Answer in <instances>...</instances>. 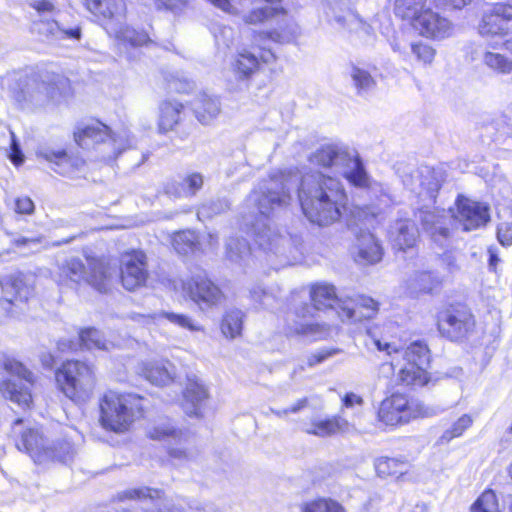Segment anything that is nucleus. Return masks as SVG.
<instances>
[{
	"label": "nucleus",
	"instance_id": "nucleus-1",
	"mask_svg": "<svg viewBox=\"0 0 512 512\" xmlns=\"http://www.w3.org/2000/svg\"><path fill=\"white\" fill-rule=\"evenodd\" d=\"M299 182L297 172H280L262 179L246 198V205L251 209L252 234L255 243L268 257L274 269L292 265L299 259L302 239L272 229L267 223L268 217L275 211L286 207L291 200V192L295 191Z\"/></svg>",
	"mask_w": 512,
	"mask_h": 512
},
{
	"label": "nucleus",
	"instance_id": "nucleus-2",
	"mask_svg": "<svg viewBox=\"0 0 512 512\" xmlns=\"http://www.w3.org/2000/svg\"><path fill=\"white\" fill-rule=\"evenodd\" d=\"M331 308L337 311L342 321H360L373 318L378 311V303L371 297L357 295L347 302H342L335 293V288L329 284L314 285L309 293L305 291L292 293L290 298V309L300 321L289 327L290 333L307 335L314 332L315 312Z\"/></svg>",
	"mask_w": 512,
	"mask_h": 512
},
{
	"label": "nucleus",
	"instance_id": "nucleus-3",
	"mask_svg": "<svg viewBox=\"0 0 512 512\" xmlns=\"http://www.w3.org/2000/svg\"><path fill=\"white\" fill-rule=\"evenodd\" d=\"M306 218L320 227L340 220L347 196L339 179L313 171L299 176L295 188Z\"/></svg>",
	"mask_w": 512,
	"mask_h": 512
},
{
	"label": "nucleus",
	"instance_id": "nucleus-4",
	"mask_svg": "<svg viewBox=\"0 0 512 512\" xmlns=\"http://www.w3.org/2000/svg\"><path fill=\"white\" fill-rule=\"evenodd\" d=\"M456 205L457 213L454 215H451L450 211L445 210L420 211V221L423 229L435 243L441 246L450 237L452 218L457 220L465 231L480 228L490 220L489 207L484 203L459 196Z\"/></svg>",
	"mask_w": 512,
	"mask_h": 512
},
{
	"label": "nucleus",
	"instance_id": "nucleus-5",
	"mask_svg": "<svg viewBox=\"0 0 512 512\" xmlns=\"http://www.w3.org/2000/svg\"><path fill=\"white\" fill-rule=\"evenodd\" d=\"M70 92V81L63 75L46 73L38 76H25L19 79L14 88L13 98L21 108L42 107L49 102L56 104Z\"/></svg>",
	"mask_w": 512,
	"mask_h": 512
},
{
	"label": "nucleus",
	"instance_id": "nucleus-6",
	"mask_svg": "<svg viewBox=\"0 0 512 512\" xmlns=\"http://www.w3.org/2000/svg\"><path fill=\"white\" fill-rule=\"evenodd\" d=\"M309 161L323 168H334L353 186H363L367 182V172L359 154L345 145H322L310 155Z\"/></svg>",
	"mask_w": 512,
	"mask_h": 512
},
{
	"label": "nucleus",
	"instance_id": "nucleus-7",
	"mask_svg": "<svg viewBox=\"0 0 512 512\" xmlns=\"http://www.w3.org/2000/svg\"><path fill=\"white\" fill-rule=\"evenodd\" d=\"M141 398L135 394H120L108 391L100 402L102 426L114 432L128 430L135 418L141 416Z\"/></svg>",
	"mask_w": 512,
	"mask_h": 512
},
{
	"label": "nucleus",
	"instance_id": "nucleus-8",
	"mask_svg": "<svg viewBox=\"0 0 512 512\" xmlns=\"http://www.w3.org/2000/svg\"><path fill=\"white\" fill-rule=\"evenodd\" d=\"M55 379L58 389L75 403L90 399L95 387L92 368L81 361H66L57 369Z\"/></svg>",
	"mask_w": 512,
	"mask_h": 512
},
{
	"label": "nucleus",
	"instance_id": "nucleus-9",
	"mask_svg": "<svg viewBox=\"0 0 512 512\" xmlns=\"http://www.w3.org/2000/svg\"><path fill=\"white\" fill-rule=\"evenodd\" d=\"M74 138L83 149H92L100 145L109 146L110 152L105 158L111 161L115 160L126 148L132 146V141L126 131L112 134L109 127L99 121L79 128L74 133Z\"/></svg>",
	"mask_w": 512,
	"mask_h": 512
},
{
	"label": "nucleus",
	"instance_id": "nucleus-10",
	"mask_svg": "<svg viewBox=\"0 0 512 512\" xmlns=\"http://www.w3.org/2000/svg\"><path fill=\"white\" fill-rule=\"evenodd\" d=\"M402 182L409 191L423 202L419 212L429 210V206L435 203L437 194L444 182V172L441 169L422 165L405 173L402 176Z\"/></svg>",
	"mask_w": 512,
	"mask_h": 512
},
{
	"label": "nucleus",
	"instance_id": "nucleus-11",
	"mask_svg": "<svg viewBox=\"0 0 512 512\" xmlns=\"http://www.w3.org/2000/svg\"><path fill=\"white\" fill-rule=\"evenodd\" d=\"M281 17L278 27L269 32H260L257 34L260 40L270 39L276 43H291L299 36L300 31L296 23L286 17V11L282 7L265 6L254 9L244 16V22L247 24H257L271 18Z\"/></svg>",
	"mask_w": 512,
	"mask_h": 512
},
{
	"label": "nucleus",
	"instance_id": "nucleus-12",
	"mask_svg": "<svg viewBox=\"0 0 512 512\" xmlns=\"http://www.w3.org/2000/svg\"><path fill=\"white\" fill-rule=\"evenodd\" d=\"M405 364L399 370V380L407 386L422 387L429 377L430 350L423 341L412 342L402 353Z\"/></svg>",
	"mask_w": 512,
	"mask_h": 512
},
{
	"label": "nucleus",
	"instance_id": "nucleus-13",
	"mask_svg": "<svg viewBox=\"0 0 512 512\" xmlns=\"http://www.w3.org/2000/svg\"><path fill=\"white\" fill-rule=\"evenodd\" d=\"M4 369L17 379L4 380L0 385L3 396L22 407H29L32 402L30 386L34 382V375L21 362L15 359H6Z\"/></svg>",
	"mask_w": 512,
	"mask_h": 512
},
{
	"label": "nucleus",
	"instance_id": "nucleus-14",
	"mask_svg": "<svg viewBox=\"0 0 512 512\" xmlns=\"http://www.w3.org/2000/svg\"><path fill=\"white\" fill-rule=\"evenodd\" d=\"M60 276L76 284L84 280L101 293H106L112 284V273L103 263H93L87 272L84 263L75 257L65 260L60 266Z\"/></svg>",
	"mask_w": 512,
	"mask_h": 512
},
{
	"label": "nucleus",
	"instance_id": "nucleus-15",
	"mask_svg": "<svg viewBox=\"0 0 512 512\" xmlns=\"http://www.w3.org/2000/svg\"><path fill=\"white\" fill-rule=\"evenodd\" d=\"M437 325L443 337L462 341L474 332L475 319L466 307H450L438 314Z\"/></svg>",
	"mask_w": 512,
	"mask_h": 512
},
{
	"label": "nucleus",
	"instance_id": "nucleus-16",
	"mask_svg": "<svg viewBox=\"0 0 512 512\" xmlns=\"http://www.w3.org/2000/svg\"><path fill=\"white\" fill-rule=\"evenodd\" d=\"M431 414L420 404L414 406L402 394H393L384 399L378 410V419L386 425H398L408 423L418 416H430Z\"/></svg>",
	"mask_w": 512,
	"mask_h": 512
},
{
	"label": "nucleus",
	"instance_id": "nucleus-17",
	"mask_svg": "<svg viewBox=\"0 0 512 512\" xmlns=\"http://www.w3.org/2000/svg\"><path fill=\"white\" fill-rule=\"evenodd\" d=\"M1 287L8 297L0 299V323L17 314L19 303L26 302L33 294V288L25 282L22 273L5 277Z\"/></svg>",
	"mask_w": 512,
	"mask_h": 512
},
{
	"label": "nucleus",
	"instance_id": "nucleus-18",
	"mask_svg": "<svg viewBox=\"0 0 512 512\" xmlns=\"http://www.w3.org/2000/svg\"><path fill=\"white\" fill-rule=\"evenodd\" d=\"M147 278V257L143 251H132L122 256L120 279L126 290L134 291L144 286Z\"/></svg>",
	"mask_w": 512,
	"mask_h": 512
},
{
	"label": "nucleus",
	"instance_id": "nucleus-19",
	"mask_svg": "<svg viewBox=\"0 0 512 512\" xmlns=\"http://www.w3.org/2000/svg\"><path fill=\"white\" fill-rule=\"evenodd\" d=\"M185 289L201 309L220 304L224 296L221 289L207 277L205 272L193 275L185 284Z\"/></svg>",
	"mask_w": 512,
	"mask_h": 512
},
{
	"label": "nucleus",
	"instance_id": "nucleus-20",
	"mask_svg": "<svg viewBox=\"0 0 512 512\" xmlns=\"http://www.w3.org/2000/svg\"><path fill=\"white\" fill-rule=\"evenodd\" d=\"M22 425L21 418L16 419L13 423V433H20V438L16 440V448L26 452L35 463L47 462V455H50V452H46L48 444L42 433L37 428H26L21 431Z\"/></svg>",
	"mask_w": 512,
	"mask_h": 512
},
{
	"label": "nucleus",
	"instance_id": "nucleus-21",
	"mask_svg": "<svg viewBox=\"0 0 512 512\" xmlns=\"http://www.w3.org/2000/svg\"><path fill=\"white\" fill-rule=\"evenodd\" d=\"M355 236L354 258L360 264H376L382 260L384 250L379 239L367 229L349 225Z\"/></svg>",
	"mask_w": 512,
	"mask_h": 512
},
{
	"label": "nucleus",
	"instance_id": "nucleus-22",
	"mask_svg": "<svg viewBox=\"0 0 512 512\" xmlns=\"http://www.w3.org/2000/svg\"><path fill=\"white\" fill-rule=\"evenodd\" d=\"M482 36H504L512 33V4H496L485 13L479 24Z\"/></svg>",
	"mask_w": 512,
	"mask_h": 512
},
{
	"label": "nucleus",
	"instance_id": "nucleus-23",
	"mask_svg": "<svg viewBox=\"0 0 512 512\" xmlns=\"http://www.w3.org/2000/svg\"><path fill=\"white\" fill-rule=\"evenodd\" d=\"M326 16L339 28L349 32L363 31L370 33L371 26L367 24L355 11L348 7L344 0H334L327 3Z\"/></svg>",
	"mask_w": 512,
	"mask_h": 512
},
{
	"label": "nucleus",
	"instance_id": "nucleus-24",
	"mask_svg": "<svg viewBox=\"0 0 512 512\" xmlns=\"http://www.w3.org/2000/svg\"><path fill=\"white\" fill-rule=\"evenodd\" d=\"M413 20L415 29L426 38L440 40L452 35V23L431 9L421 11Z\"/></svg>",
	"mask_w": 512,
	"mask_h": 512
},
{
	"label": "nucleus",
	"instance_id": "nucleus-25",
	"mask_svg": "<svg viewBox=\"0 0 512 512\" xmlns=\"http://www.w3.org/2000/svg\"><path fill=\"white\" fill-rule=\"evenodd\" d=\"M183 397L182 406L185 413L189 416L201 417L209 399L206 385L196 377L188 378Z\"/></svg>",
	"mask_w": 512,
	"mask_h": 512
},
{
	"label": "nucleus",
	"instance_id": "nucleus-26",
	"mask_svg": "<svg viewBox=\"0 0 512 512\" xmlns=\"http://www.w3.org/2000/svg\"><path fill=\"white\" fill-rule=\"evenodd\" d=\"M82 2L89 12L108 21L111 26L125 18L124 0H82Z\"/></svg>",
	"mask_w": 512,
	"mask_h": 512
},
{
	"label": "nucleus",
	"instance_id": "nucleus-27",
	"mask_svg": "<svg viewBox=\"0 0 512 512\" xmlns=\"http://www.w3.org/2000/svg\"><path fill=\"white\" fill-rule=\"evenodd\" d=\"M388 237L394 248L404 251L415 245L418 229L410 219H397L390 225Z\"/></svg>",
	"mask_w": 512,
	"mask_h": 512
},
{
	"label": "nucleus",
	"instance_id": "nucleus-28",
	"mask_svg": "<svg viewBox=\"0 0 512 512\" xmlns=\"http://www.w3.org/2000/svg\"><path fill=\"white\" fill-rule=\"evenodd\" d=\"M204 184V177L199 172L188 173L180 181L172 180L165 184L164 192L171 198H189L197 194Z\"/></svg>",
	"mask_w": 512,
	"mask_h": 512
},
{
	"label": "nucleus",
	"instance_id": "nucleus-29",
	"mask_svg": "<svg viewBox=\"0 0 512 512\" xmlns=\"http://www.w3.org/2000/svg\"><path fill=\"white\" fill-rule=\"evenodd\" d=\"M259 65L258 57L248 50L244 49L236 55L232 63V71L239 81L238 90L248 88L249 80L258 71Z\"/></svg>",
	"mask_w": 512,
	"mask_h": 512
},
{
	"label": "nucleus",
	"instance_id": "nucleus-30",
	"mask_svg": "<svg viewBox=\"0 0 512 512\" xmlns=\"http://www.w3.org/2000/svg\"><path fill=\"white\" fill-rule=\"evenodd\" d=\"M86 348L88 350H109L111 343L107 342L102 333L95 328H87L79 333V337L76 342L74 341H60L58 347L64 351L66 349H76L77 346Z\"/></svg>",
	"mask_w": 512,
	"mask_h": 512
},
{
	"label": "nucleus",
	"instance_id": "nucleus-31",
	"mask_svg": "<svg viewBox=\"0 0 512 512\" xmlns=\"http://www.w3.org/2000/svg\"><path fill=\"white\" fill-rule=\"evenodd\" d=\"M348 76L355 94L361 98H367L377 86L371 73L359 65L352 64L348 69Z\"/></svg>",
	"mask_w": 512,
	"mask_h": 512
},
{
	"label": "nucleus",
	"instance_id": "nucleus-32",
	"mask_svg": "<svg viewBox=\"0 0 512 512\" xmlns=\"http://www.w3.org/2000/svg\"><path fill=\"white\" fill-rule=\"evenodd\" d=\"M193 110L202 124H209L221 112V103L218 97L201 93L193 103Z\"/></svg>",
	"mask_w": 512,
	"mask_h": 512
},
{
	"label": "nucleus",
	"instance_id": "nucleus-33",
	"mask_svg": "<svg viewBox=\"0 0 512 512\" xmlns=\"http://www.w3.org/2000/svg\"><path fill=\"white\" fill-rule=\"evenodd\" d=\"M111 33L122 43L131 47H141L152 42V38L144 30H136L135 28L116 22L111 27Z\"/></svg>",
	"mask_w": 512,
	"mask_h": 512
},
{
	"label": "nucleus",
	"instance_id": "nucleus-34",
	"mask_svg": "<svg viewBox=\"0 0 512 512\" xmlns=\"http://www.w3.org/2000/svg\"><path fill=\"white\" fill-rule=\"evenodd\" d=\"M348 426V421L343 417L334 416L324 420H313L311 427L306 429V433L319 437H327L338 432L346 431Z\"/></svg>",
	"mask_w": 512,
	"mask_h": 512
},
{
	"label": "nucleus",
	"instance_id": "nucleus-35",
	"mask_svg": "<svg viewBox=\"0 0 512 512\" xmlns=\"http://www.w3.org/2000/svg\"><path fill=\"white\" fill-rule=\"evenodd\" d=\"M39 156L50 162L53 166L52 169L63 176L72 177L74 176V168H72L70 156L65 150H41L38 153Z\"/></svg>",
	"mask_w": 512,
	"mask_h": 512
},
{
	"label": "nucleus",
	"instance_id": "nucleus-36",
	"mask_svg": "<svg viewBox=\"0 0 512 512\" xmlns=\"http://www.w3.org/2000/svg\"><path fill=\"white\" fill-rule=\"evenodd\" d=\"M183 106L179 102L164 101L160 104L159 130L167 132L179 122Z\"/></svg>",
	"mask_w": 512,
	"mask_h": 512
},
{
	"label": "nucleus",
	"instance_id": "nucleus-37",
	"mask_svg": "<svg viewBox=\"0 0 512 512\" xmlns=\"http://www.w3.org/2000/svg\"><path fill=\"white\" fill-rule=\"evenodd\" d=\"M148 434L153 440L174 442L180 445L186 443L189 438L187 433L175 429L170 423L158 424L149 430Z\"/></svg>",
	"mask_w": 512,
	"mask_h": 512
},
{
	"label": "nucleus",
	"instance_id": "nucleus-38",
	"mask_svg": "<svg viewBox=\"0 0 512 512\" xmlns=\"http://www.w3.org/2000/svg\"><path fill=\"white\" fill-rule=\"evenodd\" d=\"M169 362H150L144 365L142 372L144 377L154 385L164 386L172 381L169 370Z\"/></svg>",
	"mask_w": 512,
	"mask_h": 512
},
{
	"label": "nucleus",
	"instance_id": "nucleus-39",
	"mask_svg": "<svg viewBox=\"0 0 512 512\" xmlns=\"http://www.w3.org/2000/svg\"><path fill=\"white\" fill-rule=\"evenodd\" d=\"M245 314L236 308L226 311L221 322V331L225 337L234 339L241 335Z\"/></svg>",
	"mask_w": 512,
	"mask_h": 512
},
{
	"label": "nucleus",
	"instance_id": "nucleus-40",
	"mask_svg": "<svg viewBox=\"0 0 512 512\" xmlns=\"http://www.w3.org/2000/svg\"><path fill=\"white\" fill-rule=\"evenodd\" d=\"M172 245L177 253L187 255L199 250L198 235L193 230H183L174 234Z\"/></svg>",
	"mask_w": 512,
	"mask_h": 512
},
{
	"label": "nucleus",
	"instance_id": "nucleus-41",
	"mask_svg": "<svg viewBox=\"0 0 512 512\" xmlns=\"http://www.w3.org/2000/svg\"><path fill=\"white\" fill-rule=\"evenodd\" d=\"M482 62L487 68L498 74H512V60L500 53L486 50L483 52Z\"/></svg>",
	"mask_w": 512,
	"mask_h": 512
},
{
	"label": "nucleus",
	"instance_id": "nucleus-42",
	"mask_svg": "<svg viewBox=\"0 0 512 512\" xmlns=\"http://www.w3.org/2000/svg\"><path fill=\"white\" fill-rule=\"evenodd\" d=\"M230 209V203L226 198H217L203 203L197 211V217L203 221L225 213Z\"/></svg>",
	"mask_w": 512,
	"mask_h": 512
},
{
	"label": "nucleus",
	"instance_id": "nucleus-43",
	"mask_svg": "<svg viewBox=\"0 0 512 512\" xmlns=\"http://www.w3.org/2000/svg\"><path fill=\"white\" fill-rule=\"evenodd\" d=\"M250 255L248 242L239 237H230L226 243V256L232 262H241Z\"/></svg>",
	"mask_w": 512,
	"mask_h": 512
},
{
	"label": "nucleus",
	"instance_id": "nucleus-44",
	"mask_svg": "<svg viewBox=\"0 0 512 512\" xmlns=\"http://www.w3.org/2000/svg\"><path fill=\"white\" fill-rule=\"evenodd\" d=\"M435 284L436 279L428 271L416 272L408 280V288L411 293H429L433 290Z\"/></svg>",
	"mask_w": 512,
	"mask_h": 512
},
{
	"label": "nucleus",
	"instance_id": "nucleus-45",
	"mask_svg": "<svg viewBox=\"0 0 512 512\" xmlns=\"http://www.w3.org/2000/svg\"><path fill=\"white\" fill-rule=\"evenodd\" d=\"M46 452H50V455H47V461H58L65 464L70 462L74 456V448L68 441L47 445Z\"/></svg>",
	"mask_w": 512,
	"mask_h": 512
},
{
	"label": "nucleus",
	"instance_id": "nucleus-46",
	"mask_svg": "<svg viewBox=\"0 0 512 512\" xmlns=\"http://www.w3.org/2000/svg\"><path fill=\"white\" fill-rule=\"evenodd\" d=\"M426 0H395L394 12L402 19H414L425 6Z\"/></svg>",
	"mask_w": 512,
	"mask_h": 512
},
{
	"label": "nucleus",
	"instance_id": "nucleus-47",
	"mask_svg": "<svg viewBox=\"0 0 512 512\" xmlns=\"http://www.w3.org/2000/svg\"><path fill=\"white\" fill-rule=\"evenodd\" d=\"M405 463L396 458L381 457L375 462V469L379 476L386 477L403 474Z\"/></svg>",
	"mask_w": 512,
	"mask_h": 512
},
{
	"label": "nucleus",
	"instance_id": "nucleus-48",
	"mask_svg": "<svg viewBox=\"0 0 512 512\" xmlns=\"http://www.w3.org/2000/svg\"><path fill=\"white\" fill-rule=\"evenodd\" d=\"M473 419L470 415H462L453 425L445 430L440 438L442 443L450 442L452 439L460 437L472 425Z\"/></svg>",
	"mask_w": 512,
	"mask_h": 512
},
{
	"label": "nucleus",
	"instance_id": "nucleus-49",
	"mask_svg": "<svg viewBox=\"0 0 512 512\" xmlns=\"http://www.w3.org/2000/svg\"><path fill=\"white\" fill-rule=\"evenodd\" d=\"M472 512H500L496 494L492 490L484 491L472 505Z\"/></svg>",
	"mask_w": 512,
	"mask_h": 512
},
{
	"label": "nucleus",
	"instance_id": "nucleus-50",
	"mask_svg": "<svg viewBox=\"0 0 512 512\" xmlns=\"http://www.w3.org/2000/svg\"><path fill=\"white\" fill-rule=\"evenodd\" d=\"M302 512H344V508L332 499H318L304 504Z\"/></svg>",
	"mask_w": 512,
	"mask_h": 512
},
{
	"label": "nucleus",
	"instance_id": "nucleus-51",
	"mask_svg": "<svg viewBox=\"0 0 512 512\" xmlns=\"http://www.w3.org/2000/svg\"><path fill=\"white\" fill-rule=\"evenodd\" d=\"M33 29L47 40H57L59 22L54 19H41L33 23Z\"/></svg>",
	"mask_w": 512,
	"mask_h": 512
},
{
	"label": "nucleus",
	"instance_id": "nucleus-52",
	"mask_svg": "<svg viewBox=\"0 0 512 512\" xmlns=\"http://www.w3.org/2000/svg\"><path fill=\"white\" fill-rule=\"evenodd\" d=\"M170 323L189 331H200L202 327L196 323L192 318L185 314H179L174 312H163L161 314Z\"/></svg>",
	"mask_w": 512,
	"mask_h": 512
},
{
	"label": "nucleus",
	"instance_id": "nucleus-53",
	"mask_svg": "<svg viewBox=\"0 0 512 512\" xmlns=\"http://www.w3.org/2000/svg\"><path fill=\"white\" fill-rule=\"evenodd\" d=\"M162 491L149 487L129 489L119 495V499H154L161 498Z\"/></svg>",
	"mask_w": 512,
	"mask_h": 512
},
{
	"label": "nucleus",
	"instance_id": "nucleus-54",
	"mask_svg": "<svg viewBox=\"0 0 512 512\" xmlns=\"http://www.w3.org/2000/svg\"><path fill=\"white\" fill-rule=\"evenodd\" d=\"M411 52L419 62L423 64H431L435 57V50L428 44L423 42L411 43Z\"/></svg>",
	"mask_w": 512,
	"mask_h": 512
},
{
	"label": "nucleus",
	"instance_id": "nucleus-55",
	"mask_svg": "<svg viewBox=\"0 0 512 512\" xmlns=\"http://www.w3.org/2000/svg\"><path fill=\"white\" fill-rule=\"evenodd\" d=\"M357 188H367L372 196L378 198L382 203H386L389 198L388 189L381 183L372 182L367 174V182L363 186H356Z\"/></svg>",
	"mask_w": 512,
	"mask_h": 512
},
{
	"label": "nucleus",
	"instance_id": "nucleus-56",
	"mask_svg": "<svg viewBox=\"0 0 512 512\" xmlns=\"http://www.w3.org/2000/svg\"><path fill=\"white\" fill-rule=\"evenodd\" d=\"M82 37V29L80 25L66 26L59 23V32L57 40H72L79 41Z\"/></svg>",
	"mask_w": 512,
	"mask_h": 512
},
{
	"label": "nucleus",
	"instance_id": "nucleus-57",
	"mask_svg": "<svg viewBox=\"0 0 512 512\" xmlns=\"http://www.w3.org/2000/svg\"><path fill=\"white\" fill-rule=\"evenodd\" d=\"M497 240L504 246H512V222H501L497 226Z\"/></svg>",
	"mask_w": 512,
	"mask_h": 512
},
{
	"label": "nucleus",
	"instance_id": "nucleus-58",
	"mask_svg": "<svg viewBox=\"0 0 512 512\" xmlns=\"http://www.w3.org/2000/svg\"><path fill=\"white\" fill-rule=\"evenodd\" d=\"M30 6L42 17L53 16L58 11L50 0H34L30 2Z\"/></svg>",
	"mask_w": 512,
	"mask_h": 512
},
{
	"label": "nucleus",
	"instance_id": "nucleus-59",
	"mask_svg": "<svg viewBox=\"0 0 512 512\" xmlns=\"http://www.w3.org/2000/svg\"><path fill=\"white\" fill-rule=\"evenodd\" d=\"M43 237H18L13 239V244L18 248H27L30 251L40 250Z\"/></svg>",
	"mask_w": 512,
	"mask_h": 512
},
{
	"label": "nucleus",
	"instance_id": "nucleus-60",
	"mask_svg": "<svg viewBox=\"0 0 512 512\" xmlns=\"http://www.w3.org/2000/svg\"><path fill=\"white\" fill-rule=\"evenodd\" d=\"M169 455L180 461H191L196 458L197 453L194 450L188 449L187 447H170Z\"/></svg>",
	"mask_w": 512,
	"mask_h": 512
},
{
	"label": "nucleus",
	"instance_id": "nucleus-61",
	"mask_svg": "<svg viewBox=\"0 0 512 512\" xmlns=\"http://www.w3.org/2000/svg\"><path fill=\"white\" fill-rule=\"evenodd\" d=\"M34 208V203L29 197H19L15 201V211L19 214H32Z\"/></svg>",
	"mask_w": 512,
	"mask_h": 512
},
{
	"label": "nucleus",
	"instance_id": "nucleus-62",
	"mask_svg": "<svg viewBox=\"0 0 512 512\" xmlns=\"http://www.w3.org/2000/svg\"><path fill=\"white\" fill-rule=\"evenodd\" d=\"M11 153H10V160L15 164V165H20L23 160H24V156L22 154V151L20 149V145L17 143L16 139L14 138V134H12V142H11Z\"/></svg>",
	"mask_w": 512,
	"mask_h": 512
},
{
	"label": "nucleus",
	"instance_id": "nucleus-63",
	"mask_svg": "<svg viewBox=\"0 0 512 512\" xmlns=\"http://www.w3.org/2000/svg\"><path fill=\"white\" fill-rule=\"evenodd\" d=\"M441 262L449 272H454L458 269L457 258L451 251L444 252L441 255Z\"/></svg>",
	"mask_w": 512,
	"mask_h": 512
},
{
	"label": "nucleus",
	"instance_id": "nucleus-64",
	"mask_svg": "<svg viewBox=\"0 0 512 512\" xmlns=\"http://www.w3.org/2000/svg\"><path fill=\"white\" fill-rule=\"evenodd\" d=\"M338 350H329V351H321V352H318L316 354H313L311 355L308 360H307V364L312 367L316 364H319V363H322L323 361H325L327 358L331 357L332 355H334L335 353H337Z\"/></svg>",
	"mask_w": 512,
	"mask_h": 512
}]
</instances>
